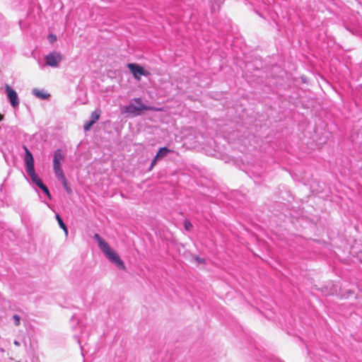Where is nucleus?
I'll use <instances>...</instances> for the list:
<instances>
[{
	"mask_svg": "<svg viewBox=\"0 0 362 362\" xmlns=\"http://www.w3.org/2000/svg\"><path fill=\"white\" fill-rule=\"evenodd\" d=\"M32 93L41 100H47L49 97V94L45 92L44 90H40L38 88H33L32 90Z\"/></svg>",
	"mask_w": 362,
	"mask_h": 362,
	"instance_id": "obj_10",
	"label": "nucleus"
},
{
	"mask_svg": "<svg viewBox=\"0 0 362 362\" xmlns=\"http://www.w3.org/2000/svg\"><path fill=\"white\" fill-rule=\"evenodd\" d=\"M101 111L100 110H95L90 115V121L95 123L100 118Z\"/></svg>",
	"mask_w": 362,
	"mask_h": 362,
	"instance_id": "obj_13",
	"label": "nucleus"
},
{
	"mask_svg": "<svg viewBox=\"0 0 362 362\" xmlns=\"http://www.w3.org/2000/svg\"><path fill=\"white\" fill-rule=\"evenodd\" d=\"M56 219H57V221L60 228L63 229V230L65 233V235H68L67 228H66V225L64 224V223L63 222L62 219L61 218V217L59 216V214L56 215Z\"/></svg>",
	"mask_w": 362,
	"mask_h": 362,
	"instance_id": "obj_12",
	"label": "nucleus"
},
{
	"mask_svg": "<svg viewBox=\"0 0 362 362\" xmlns=\"http://www.w3.org/2000/svg\"><path fill=\"white\" fill-rule=\"evenodd\" d=\"M55 175L58 180L62 182L64 186L66 185V180L65 175H64L63 170L62 168H54Z\"/></svg>",
	"mask_w": 362,
	"mask_h": 362,
	"instance_id": "obj_11",
	"label": "nucleus"
},
{
	"mask_svg": "<svg viewBox=\"0 0 362 362\" xmlns=\"http://www.w3.org/2000/svg\"><path fill=\"white\" fill-rule=\"evenodd\" d=\"M170 152H171V151L166 147L160 148L151 162L150 170L153 168L158 160L165 157Z\"/></svg>",
	"mask_w": 362,
	"mask_h": 362,
	"instance_id": "obj_8",
	"label": "nucleus"
},
{
	"mask_svg": "<svg viewBox=\"0 0 362 362\" xmlns=\"http://www.w3.org/2000/svg\"><path fill=\"white\" fill-rule=\"evenodd\" d=\"M27 173L30 176L32 182L39 187L48 197H51L48 188L43 184L40 177L35 173V170L28 171Z\"/></svg>",
	"mask_w": 362,
	"mask_h": 362,
	"instance_id": "obj_5",
	"label": "nucleus"
},
{
	"mask_svg": "<svg viewBox=\"0 0 362 362\" xmlns=\"http://www.w3.org/2000/svg\"><path fill=\"white\" fill-rule=\"evenodd\" d=\"M5 90L6 95L12 107H16L19 105V99L17 93L8 85H6Z\"/></svg>",
	"mask_w": 362,
	"mask_h": 362,
	"instance_id": "obj_6",
	"label": "nucleus"
},
{
	"mask_svg": "<svg viewBox=\"0 0 362 362\" xmlns=\"http://www.w3.org/2000/svg\"><path fill=\"white\" fill-rule=\"evenodd\" d=\"M13 321H14V324L16 326H18L20 325V323H21V317L19 315H14L13 316Z\"/></svg>",
	"mask_w": 362,
	"mask_h": 362,
	"instance_id": "obj_18",
	"label": "nucleus"
},
{
	"mask_svg": "<svg viewBox=\"0 0 362 362\" xmlns=\"http://www.w3.org/2000/svg\"><path fill=\"white\" fill-rule=\"evenodd\" d=\"M14 344L17 346H20V342L18 341H14Z\"/></svg>",
	"mask_w": 362,
	"mask_h": 362,
	"instance_id": "obj_20",
	"label": "nucleus"
},
{
	"mask_svg": "<svg viewBox=\"0 0 362 362\" xmlns=\"http://www.w3.org/2000/svg\"><path fill=\"white\" fill-rule=\"evenodd\" d=\"M95 123L92 121H90V119L87 122L84 126H83V129L85 131H89L91 128V127Z\"/></svg>",
	"mask_w": 362,
	"mask_h": 362,
	"instance_id": "obj_15",
	"label": "nucleus"
},
{
	"mask_svg": "<svg viewBox=\"0 0 362 362\" xmlns=\"http://www.w3.org/2000/svg\"><path fill=\"white\" fill-rule=\"evenodd\" d=\"M184 226H185V229L187 231H189L193 227L192 223L188 220H186L185 221Z\"/></svg>",
	"mask_w": 362,
	"mask_h": 362,
	"instance_id": "obj_16",
	"label": "nucleus"
},
{
	"mask_svg": "<svg viewBox=\"0 0 362 362\" xmlns=\"http://www.w3.org/2000/svg\"><path fill=\"white\" fill-rule=\"evenodd\" d=\"M48 39L50 41V42H54L57 40V37L54 35L50 34L48 35Z\"/></svg>",
	"mask_w": 362,
	"mask_h": 362,
	"instance_id": "obj_19",
	"label": "nucleus"
},
{
	"mask_svg": "<svg viewBox=\"0 0 362 362\" xmlns=\"http://www.w3.org/2000/svg\"><path fill=\"white\" fill-rule=\"evenodd\" d=\"M221 4V1H220V0H218V1H215V3H214V4H213V5L211 6V12H215V11H216L219 8Z\"/></svg>",
	"mask_w": 362,
	"mask_h": 362,
	"instance_id": "obj_14",
	"label": "nucleus"
},
{
	"mask_svg": "<svg viewBox=\"0 0 362 362\" xmlns=\"http://www.w3.org/2000/svg\"><path fill=\"white\" fill-rule=\"evenodd\" d=\"M64 187H65V189H66V191H67L68 192H70V189L68 187L67 185H66V186H64Z\"/></svg>",
	"mask_w": 362,
	"mask_h": 362,
	"instance_id": "obj_21",
	"label": "nucleus"
},
{
	"mask_svg": "<svg viewBox=\"0 0 362 362\" xmlns=\"http://www.w3.org/2000/svg\"><path fill=\"white\" fill-rule=\"evenodd\" d=\"M192 258L198 264H204L205 263V259L203 258H201L198 256H193Z\"/></svg>",
	"mask_w": 362,
	"mask_h": 362,
	"instance_id": "obj_17",
	"label": "nucleus"
},
{
	"mask_svg": "<svg viewBox=\"0 0 362 362\" xmlns=\"http://www.w3.org/2000/svg\"><path fill=\"white\" fill-rule=\"evenodd\" d=\"M25 153V164L26 168V172L31 171L32 170H35L34 168V158L32 153L29 151V150L25 146L24 147Z\"/></svg>",
	"mask_w": 362,
	"mask_h": 362,
	"instance_id": "obj_7",
	"label": "nucleus"
},
{
	"mask_svg": "<svg viewBox=\"0 0 362 362\" xmlns=\"http://www.w3.org/2000/svg\"><path fill=\"white\" fill-rule=\"evenodd\" d=\"M135 104L131 103L129 105H127L123 107L122 112L128 113L132 115V116L139 115L142 110H152L153 107L147 106L141 103V98H134L133 100Z\"/></svg>",
	"mask_w": 362,
	"mask_h": 362,
	"instance_id": "obj_2",
	"label": "nucleus"
},
{
	"mask_svg": "<svg viewBox=\"0 0 362 362\" xmlns=\"http://www.w3.org/2000/svg\"><path fill=\"white\" fill-rule=\"evenodd\" d=\"M3 119H4V116H3L1 114H0V122H1Z\"/></svg>",
	"mask_w": 362,
	"mask_h": 362,
	"instance_id": "obj_22",
	"label": "nucleus"
},
{
	"mask_svg": "<svg viewBox=\"0 0 362 362\" xmlns=\"http://www.w3.org/2000/svg\"><path fill=\"white\" fill-rule=\"evenodd\" d=\"M127 67L133 74L134 77L139 81L141 76H148L150 75L149 71L144 70V69L136 64H128Z\"/></svg>",
	"mask_w": 362,
	"mask_h": 362,
	"instance_id": "obj_4",
	"label": "nucleus"
},
{
	"mask_svg": "<svg viewBox=\"0 0 362 362\" xmlns=\"http://www.w3.org/2000/svg\"><path fill=\"white\" fill-rule=\"evenodd\" d=\"M46 65L52 67H58L62 60V55L57 52L49 53L45 57Z\"/></svg>",
	"mask_w": 362,
	"mask_h": 362,
	"instance_id": "obj_3",
	"label": "nucleus"
},
{
	"mask_svg": "<svg viewBox=\"0 0 362 362\" xmlns=\"http://www.w3.org/2000/svg\"><path fill=\"white\" fill-rule=\"evenodd\" d=\"M94 238L98 243V247L102 251L105 257L112 264H115L118 269L124 271L126 269L124 262L120 258L119 255L117 253V252L114 250L110 246V245L98 234L95 233L94 235Z\"/></svg>",
	"mask_w": 362,
	"mask_h": 362,
	"instance_id": "obj_1",
	"label": "nucleus"
},
{
	"mask_svg": "<svg viewBox=\"0 0 362 362\" xmlns=\"http://www.w3.org/2000/svg\"><path fill=\"white\" fill-rule=\"evenodd\" d=\"M64 159V154L60 149L54 151L53 158V168H61V161Z\"/></svg>",
	"mask_w": 362,
	"mask_h": 362,
	"instance_id": "obj_9",
	"label": "nucleus"
}]
</instances>
